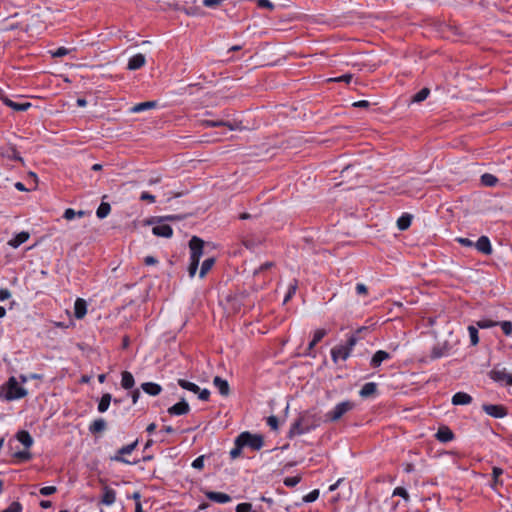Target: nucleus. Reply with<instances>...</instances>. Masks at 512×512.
I'll return each mask as SVG.
<instances>
[{"instance_id": "17", "label": "nucleus", "mask_w": 512, "mask_h": 512, "mask_svg": "<svg viewBox=\"0 0 512 512\" xmlns=\"http://www.w3.org/2000/svg\"><path fill=\"white\" fill-rule=\"evenodd\" d=\"M205 495L209 500L216 503L224 504L231 501V497L228 494L222 492L208 491L205 493Z\"/></svg>"}, {"instance_id": "22", "label": "nucleus", "mask_w": 512, "mask_h": 512, "mask_svg": "<svg viewBox=\"0 0 512 512\" xmlns=\"http://www.w3.org/2000/svg\"><path fill=\"white\" fill-rule=\"evenodd\" d=\"M472 397L465 392H457L452 397L453 405H468L472 402Z\"/></svg>"}, {"instance_id": "29", "label": "nucleus", "mask_w": 512, "mask_h": 512, "mask_svg": "<svg viewBox=\"0 0 512 512\" xmlns=\"http://www.w3.org/2000/svg\"><path fill=\"white\" fill-rule=\"evenodd\" d=\"M112 401V396L110 393H105L102 395V397L99 400L97 410L100 413H104L108 410L110 403Z\"/></svg>"}, {"instance_id": "56", "label": "nucleus", "mask_w": 512, "mask_h": 512, "mask_svg": "<svg viewBox=\"0 0 512 512\" xmlns=\"http://www.w3.org/2000/svg\"><path fill=\"white\" fill-rule=\"evenodd\" d=\"M140 200L142 201H148L149 203H154L155 202V196L144 191L141 193L140 195Z\"/></svg>"}, {"instance_id": "18", "label": "nucleus", "mask_w": 512, "mask_h": 512, "mask_svg": "<svg viewBox=\"0 0 512 512\" xmlns=\"http://www.w3.org/2000/svg\"><path fill=\"white\" fill-rule=\"evenodd\" d=\"M435 437L438 441L446 443L453 440L454 434L450 428L443 426L438 429Z\"/></svg>"}, {"instance_id": "39", "label": "nucleus", "mask_w": 512, "mask_h": 512, "mask_svg": "<svg viewBox=\"0 0 512 512\" xmlns=\"http://www.w3.org/2000/svg\"><path fill=\"white\" fill-rule=\"evenodd\" d=\"M430 94V90L428 88H422L419 92H417L413 98H412V102L414 103H420L422 101H424L425 99H427V97L429 96Z\"/></svg>"}, {"instance_id": "41", "label": "nucleus", "mask_w": 512, "mask_h": 512, "mask_svg": "<svg viewBox=\"0 0 512 512\" xmlns=\"http://www.w3.org/2000/svg\"><path fill=\"white\" fill-rule=\"evenodd\" d=\"M503 472V469L500 467H494L492 469L493 487L501 483L499 477L503 474Z\"/></svg>"}, {"instance_id": "9", "label": "nucleus", "mask_w": 512, "mask_h": 512, "mask_svg": "<svg viewBox=\"0 0 512 512\" xmlns=\"http://www.w3.org/2000/svg\"><path fill=\"white\" fill-rule=\"evenodd\" d=\"M152 233L158 237L170 238L173 235V229L170 225L163 222V218H158L156 225L152 228Z\"/></svg>"}, {"instance_id": "19", "label": "nucleus", "mask_w": 512, "mask_h": 512, "mask_svg": "<svg viewBox=\"0 0 512 512\" xmlns=\"http://www.w3.org/2000/svg\"><path fill=\"white\" fill-rule=\"evenodd\" d=\"M87 313L86 301L82 298H77L74 303V315L77 319H82Z\"/></svg>"}, {"instance_id": "27", "label": "nucleus", "mask_w": 512, "mask_h": 512, "mask_svg": "<svg viewBox=\"0 0 512 512\" xmlns=\"http://www.w3.org/2000/svg\"><path fill=\"white\" fill-rule=\"evenodd\" d=\"M157 107V102L156 101H146V102H141V103H138L136 105H134L130 111L132 113H140V112H143V111H146V110H149V109H153V108H156Z\"/></svg>"}, {"instance_id": "2", "label": "nucleus", "mask_w": 512, "mask_h": 512, "mask_svg": "<svg viewBox=\"0 0 512 512\" xmlns=\"http://www.w3.org/2000/svg\"><path fill=\"white\" fill-rule=\"evenodd\" d=\"M319 424L317 423L315 416L305 413L299 416V418L291 425L289 435L290 437L295 435L306 434L315 429Z\"/></svg>"}, {"instance_id": "5", "label": "nucleus", "mask_w": 512, "mask_h": 512, "mask_svg": "<svg viewBox=\"0 0 512 512\" xmlns=\"http://www.w3.org/2000/svg\"><path fill=\"white\" fill-rule=\"evenodd\" d=\"M488 375L491 380L500 385L512 386V374L500 365H495Z\"/></svg>"}, {"instance_id": "23", "label": "nucleus", "mask_w": 512, "mask_h": 512, "mask_svg": "<svg viewBox=\"0 0 512 512\" xmlns=\"http://www.w3.org/2000/svg\"><path fill=\"white\" fill-rule=\"evenodd\" d=\"M107 427V423L105 421V419L103 418H98V419H95L90 425H89V432L91 434H97V433H102Z\"/></svg>"}, {"instance_id": "38", "label": "nucleus", "mask_w": 512, "mask_h": 512, "mask_svg": "<svg viewBox=\"0 0 512 512\" xmlns=\"http://www.w3.org/2000/svg\"><path fill=\"white\" fill-rule=\"evenodd\" d=\"M243 448H244V445H241L239 443V438L236 437V439L234 441V448H232L230 450V457H231V459L234 460V459L238 458L241 455Z\"/></svg>"}, {"instance_id": "45", "label": "nucleus", "mask_w": 512, "mask_h": 512, "mask_svg": "<svg viewBox=\"0 0 512 512\" xmlns=\"http://www.w3.org/2000/svg\"><path fill=\"white\" fill-rule=\"evenodd\" d=\"M300 481V476L286 477L284 479V485L287 487H295Z\"/></svg>"}, {"instance_id": "63", "label": "nucleus", "mask_w": 512, "mask_h": 512, "mask_svg": "<svg viewBox=\"0 0 512 512\" xmlns=\"http://www.w3.org/2000/svg\"><path fill=\"white\" fill-rule=\"evenodd\" d=\"M11 293L8 289H0V301H5L10 298Z\"/></svg>"}, {"instance_id": "47", "label": "nucleus", "mask_w": 512, "mask_h": 512, "mask_svg": "<svg viewBox=\"0 0 512 512\" xmlns=\"http://www.w3.org/2000/svg\"><path fill=\"white\" fill-rule=\"evenodd\" d=\"M22 505L19 502H12L6 509L1 512H21Z\"/></svg>"}, {"instance_id": "16", "label": "nucleus", "mask_w": 512, "mask_h": 512, "mask_svg": "<svg viewBox=\"0 0 512 512\" xmlns=\"http://www.w3.org/2000/svg\"><path fill=\"white\" fill-rule=\"evenodd\" d=\"M146 63V58L144 54L138 53L130 57L127 69L129 70H138L142 68Z\"/></svg>"}, {"instance_id": "25", "label": "nucleus", "mask_w": 512, "mask_h": 512, "mask_svg": "<svg viewBox=\"0 0 512 512\" xmlns=\"http://www.w3.org/2000/svg\"><path fill=\"white\" fill-rule=\"evenodd\" d=\"M116 500V492L112 488L105 487L101 498V503L110 506L114 504Z\"/></svg>"}, {"instance_id": "31", "label": "nucleus", "mask_w": 512, "mask_h": 512, "mask_svg": "<svg viewBox=\"0 0 512 512\" xmlns=\"http://www.w3.org/2000/svg\"><path fill=\"white\" fill-rule=\"evenodd\" d=\"M121 376V386L126 390L133 388L135 384L133 375L128 371H124Z\"/></svg>"}, {"instance_id": "51", "label": "nucleus", "mask_w": 512, "mask_h": 512, "mask_svg": "<svg viewBox=\"0 0 512 512\" xmlns=\"http://www.w3.org/2000/svg\"><path fill=\"white\" fill-rule=\"evenodd\" d=\"M353 78V75L350 74V73H347V74H343L339 77H336V78H332L330 79L331 81H335V82H345V83H350L351 80Z\"/></svg>"}, {"instance_id": "21", "label": "nucleus", "mask_w": 512, "mask_h": 512, "mask_svg": "<svg viewBox=\"0 0 512 512\" xmlns=\"http://www.w3.org/2000/svg\"><path fill=\"white\" fill-rule=\"evenodd\" d=\"M30 237V234L26 231H22L16 234L12 239L9 240V246L13 248H18L20 245L25 243Z\"/></svg>"}, {"instance_id": "7", "label": "nucleus", "mask_w": 512, "mask_h": 512, "mask_svg": "<svg viewBox=\"0 0 512 512\" xmlns=\"http://www.w3.org/2000/svg\"><path fill=\"white\" fill-rule=\"evenodd\" d=\"M178 385L194 394L198 395V398L202 401H208L210 397V391L206 388L201 389L197 384L190 382L186 379H178Z\"/></svg>"}, {"instance_id": "37", "label": "nucleus", "mask_w": 512, "mask_h": 512, "mask_svg": "<svg viewBox=\"0 0 512 512\" xmlns=\"http://www.w3.org/2000/svg\"><path fill=\"white\" fill-rule=\"evenodd\" d=\"M85 214L84 211L82 210H79V211H75L74 209L72 208H67L65 211H64V214H63V218L70 221V220H73L76 216L77 217H83Z\"/></svg>"}, {"instance_id": "1", "label": "nucleus", "mask_w": 512, "mask_h": 512, "mask_svg": "<svg viewBox=\"0 0 512 512\" xmlns=\"http://www.w3.org/2000/svg\"><path fill=\"white\" fill-rule=\"evenodd\" d=\"M27 394L28 391L18 383L14 376L0 386V398L6 401L22 399Z\"/></svg>"}, {"instance_id": "8", "label": "nucleus", "mask_w": 512, "mask_h": 512, "mask_svg": "<svg viewBox=\"0 0 512 512\" xmlns=\"http://www.w3.org/2000/svg\"><path fill=\"white\" fill-rule=\"evenodd\" d=\"M189 248L190 261L199 263L203 255L204 241L197 236H193L189 241Z\"/></svg>"}, {"instance_id": "3", "label": "nucleus", "mask_w": 512, "mask_h": 512, "mask_svg": "<svg viewBox=\"0 0 512 512\" xmlns=\"http://www.w3.org/2000/svg\"><path fill=\"white\" fill-rule=\"evenodd\" d=\"M358 342V338L356 335L352 334L348 337L345 344H339L331 349V358L334 363H337L339 360L345 361L347 360L351 352L353 351L355 345Z\"/></svg>"}, {"instance_id": "55", "label": "nucleus", "mask_w": 512, "mask_h": 512, "mask_svg": "<svg viewBox=\"0 0 512 512\" xmlns=\"http://www.w3.org/2000/svg\"><path fill=\"white\" fill-rule=\"evenodd\" d=\"M203 5L208 8H217L222 3V0H203Z\"/></svg>"}, {"instance_id": "60", "label": "nucleus", "mask_w": 512, "mask_h": 512, "mask_svg": "<svg viewBox=\"0 0 512 512\" xmlns=\"http://www.w3.org/2000/svg\"><path fill=\"white\" fill-rule=\"evenodd\" d=\"M446 353L440 348H434L432 350V358L437 359L445 356Z\"/></svg>"}, {"instance_id": "42", "label": "nucleus", "mask_w": 512, "mask_h": 512, "mask_svg": "<svg viewBox=\"0 0 512 512\" xmlns=\"http://www.w3.org/2000/svg\"><path fill=\"white\" fill-rule=\"evenodd\" d=\"M476 324H477L478 328L487 329V328H491V327L498 325V322H495V321H492L489 319H482V320L477 321Z\"/></svg>"}, {"instance_id": "57", "label": "nucleus", "mask_w": 512, "mask_h": 512, "mask_svg": "<svg viewBox=\"0 0 512 512\" xmlns=\"http://www.w3.org/2000/svg\"><path fill=\"white\" fill-rule=\"evenodd\" d=\"M199 263L190 261L189 267H188V273L191 278H193L197 272Z\"/></svg>"}, {"instance_id": "13", "label": "nucleus", "mask_w": 512, "mask_h": 512, "mask_svg": "<svg viewBox=\"0 0 512 512\" xmlns=\"http://www.w3.org/2000/svg\"><path fill=\"white\" fill-rule=\"evenodd\" d=\"M1 100L6 106L15 111H26L32 106L30 102H16L7 96H1Z\"/></svg>"}, {"instance_id": "20", "label": "nucleus", "mask_w": 512, "mask_h": 512, "mask_svg": "<svg viewBox=\"0 0 512 512\" xmlns=\"http://www.w3.org/2000/svg\"><path fill=\"white\" fill-rule=\"evenodd\" d=\"M213 384L218 389L219 393L222 396H228L229 395L230 388H229L228 382L225 379H223V378H221L219 376H216L213 379Z\"/></svg>"}, {"instance_id": "62", "label": "nucleus", "mask_w": 512, "mask_h": 512, "mask_svg": "<svg viewBox=\"0 0 512 512\" xmlns=\"http://www.w3.org/2000/svg\"><path fill=\"white\" fill-rule=\"evenodd\" d=\"M37 378H39V375H37V374H31L30 376L22 374V375L19 376V379H20L22 384H25L30 379H37Z\"/></svg>"}, {"instance_id": "33", "label": "nucleus", "mask_w": 512, "mask_h": 512, "mask_svg": "<svg viewBox=\"0 0 512 512\" xmlns=\"http://www.w3.org/2000/svg\"><path fill=\"white\" fill-rule=\"evenodd\" d=\"M214 263H215V259L213 257L205 259L201 265L199 277L204 278L205 275L211 270Z\"/></svg>"}, {"instance_id": "15", "label": "nucleus", "mask_w": 512, "mask_h": 512, "mask_svg": "<svg viewBox=\"0 0 512 512\" xmlns=\"http://www.w3.org/2000/svg\"><path fill=\"white\" fill-rule=\"evenodd\" d=\"M474 246L479 252L485 255H490L493 251L490 240L487 236L479 237Z\"/></svg>"}, {"instance_id": "28", "label": "nucleus", "mask_w": 512, "mask_h": 512, "mask_svg": "<svg viewBox=\"0 0 512 512\" xmlns=\"http://www.w3.org/2000/svg\"><path fill=\"white\" fill-rule=\"evenodd\" d=\"M17 440L23 444L26 448H30L33 445V438L30 433L25 430H21L16 434Z\"/></svg>"}, {"instance_id": "4", "label": "nucleus", "mask_w": 512, "mask_h": 512, "mask_svg": "<svg viewBox=\"0 0 512 512\" xmlns=\"http://www.w3.org/2000/svg\"><path fill=\"white\" fill-rule=\"evenodd\" d=\"M355 408V403L350 400H345L338 403L332 410L325 414L326 422H337L343 415L352 411Z\"/></svg>"}, {"instance_id": "14", "label": "nucleus", "mask_w": 512, "mask_h": 512, "mask_svg": "<svg viewBox=\"0 0 512 512\" xmlns=\"http://www.w3.org/2000/svg\"><path fill=\"white\" fill-rule=\"evenodd\" d=\"M391 354L384 351V350H378L374 353V355L372 356L371 360H370V366L372 368H378L381 366V364L386 361V360H389L391 359Z\"/></svg>"}, {"instance_id": "54", "label": "nucleus", "mask_w": 512, "mask_h": 512, "mask_svg": "<svg viewBox=\"0 0 512 512\" xmlns=\"http://www.w3.org/2000/svg\"><path fill=\"white\" fill-rule=\"evenodd\" d=\"M57 491L55 486H45L40 489V494L43 496H49Z\"/></svg>"}, {"instance_id": "11", "label": "nucleus", "mask_w": 512, "mask_h": 512, "mask_svg": "<svg viewBox=\"0 0 512 512\" xmlns=\"http://www.w3.org/2000/svg\"><path fill=\"white\" fill-rule=\"evenodd\" d=\"M137 444H138V442L135 441L131 444L123 446L122 448H120L118 450L117 454L114 457H112V460L121 462V463L131 464L130 461L123 458V455L131 454L135 450Z\"/></svg>"}, {"instance_id": "48", "label": "nucleus", "mask_w": 512, "mask_h": 512, "mask_svg": "<svg viewBox=\"0 0 512 512\" xmlns=\"http://www.w3.org/2000/svg\"><path fill=\"white\" fill-rule=\"evenodd\" d=\"M327 334V331L325 329H317L314 334L312 340L314 343L320 342Z\"/></svg>"}, {"instance_id": "61", "label": "nucleus", "mask_w": 512, "mask_h": 512, "mask_svg": "<svg viewBox=\"0 0 512 512\" xmlns=\"http://www.w3.org/2000/svg\"><path fill=\"white\" fill-rule=\"evenodd\" d=\"M457 242L460 243L462 246H465V247L474 246V243L470 239H468V238H457Z\"/></svg>"}, {"instance_id": "10", "label": "nucleus", "mask_w": 512, "mask_h": 512, "mask_svg": "<svg viewBox=\"0 0 512 512\" xmlns=\"http://www.w3.org/2000/svg\"><path fill=\"white\" fill-rule=\"evenodd\" d=\"M483 411L494 418H503L507 415V409L503 405L498 404H484Z\"/></svg>"}, {"instance_id": "34", "label": "nucleus", "mask_w": 512, "mask_h": 512, "mask_svg": "<svg viewBox=\"0 0 512 512\" xmlns=\"http://www.w3.org/2000/svg\"><path fill=\"white\" fill-rule=\"evenodd\" d=\"M202 125L204 127H220V126H226L228 127L230 130H234V126L229 123V122H225V121H217V120H203L202 121Z\"/></svg>"}, {"instance_id": "32", "label": "nucleus", "mask_w": 512, "mask_h": 512, "mask_svg": "<svg viewBox=\"0 0 512 512\" xmlns=\"http://www.w3.org/2000/svg\"><path fill=\"white\" fill-rule=\"evenodd\" d=\"M480 180L481 184L485 187H494L498 182V178L490 173H484Z\"/></svg>"}, {"instance_id": "52", "label": "nucleus", "mask_w": 512, "mask_h": 512, "mask_svg": "<svg viewBox=\"0 0 512 512\" xmlns=\"http://www.w3.org/2000/svg\"><path fill=\"white\" fill-rule=\"evenodd\" d=\"M69 52H70L69 49H67L65 47H59L55 51L52 52V56L55 58H60V57L67 55Z\"/></svg>"}, {"instance_id": "35", "label": "nucleus", "mask_w": 512, "mask_h": 512, "mask_svg": "<svg viewBox=\"0 0 512 512\" xmlns=\"http://www.w3.org/2000/svg\"><path fill=\"white\" fill-rule=\"evenodd\" d=\"M110 211H111L110 204L106 203V202H102L97 208L96 215L99 219H103L109 215Z\"/></svg>"}, {"instance_id": "30", "label": "nucleus", "mask_w": 512, "mask_h": 512, "mask_svg": "<svg viewBox=\"0 0 512 512\" xmlns=\"http://www.w3.org/2000/svg\"><path fill=\"white\" fill-rule=\"evenodd\" d=\"M412 222V215L408 213L402 214L397 220V227L399 230L404 231L408 229Z\"/></svg>"}, {"instance_id": "53", "label": "nucleus", "mask_w": 512, "mask_h": 512, "mask_svg": "<svg viewBox=\"0 0 512 512\" xmlns=\"http://www.w3.org/2000/svg\"><path fill=\"white\" fill-rule=\"evenodd\" d=\"M257 5L259 8H265L269 10H273L275 7L270 0H257Z\"/></svg>"}, {"instance_id": "46", "label": "nucleus", "mask_w": 512, "mask_h": 512, "mask_svg": "<svg viewBox=\"0 0 512 512\" xmlns=\"http://www.w3.org/2000/svg\"><path fill=\"white\" fill-rule=\"evenodd\" d=\"M296 290H297V281L294 280V282L289 285V289L284 298V302L289 301L292 298V296L295 294Z\"/></svg>"}, {"instance_id": "58", "label": "nucleus", "mask_w": 512, "mask_h": 512, "mask_svg": "<svg viewBox=\"0 0 512 512\" xmlns=\"http://www.w3.org/2000/svg\"><path fill=\"white\" fill-rule=\"evenodd\" d=\"M267 424L271 429L276 430L278 428V419L276 416H270L267 419Z\"/></svg>"}, {"instance_id": "49", "label": "nucleus", "mask_w": 512, "mask_h": 512, "mask_svg": "<svg viewBox=\"0 0 512 512\" xmlns=\"http://www.w3.org/2000/svg\"><path fill=\"white\" fill-rule=\"evenodd\" d=\"M236 512H252V504L243 502L236 506Z\"/></svg>"}, {"instance_id": "6", "label": "nucleus", "mask_w": 512, "mask_h": 512, "mask_svg": "<svg viewBox=\"0 0 512 512\" xmlns=\"http://www.w3.org/2000/svg\"><path fill=\"white\" fill-rule=\"evenodd\" d=\"M239 443L244 447H249L252 450H260L263 447V438L258 434H251L250 432H242L238 436Z\"/></svg>"}, {"instance_id": "43", "label": "nucleus", "mask_w": 512, "mask_h": 512, "mask_svg": "<svg viewBox=\"0 0 512 512\" xmlns=\"http://www.w3.org/2000/svg\"><path fill=\"white\" fill-rule=\"evenodd\" d=\"M393 496H400L402 497L406 502L409 501L410 497H409V494L407 492V490L403 487H396L394 490H393V493H392Z\"/></svg>"}, {"instance_id": "24", "label": "nucleus", "mask_w": 512, "mask_h": 512, "mask_svg": "<svg viewBox=\"0 0 512 512\" xmlns=\"http://www.w3.org/2000/svg\"><path fill=\"white\" fill-rule=\"evenodd\" d=\"M141 388L145 393L151 396H157L162 391V387L154 382H145L141 385Z\"/></svg>"}, {"instance_id": "50", "label": "nucleus", "mask_w": 512, "mask_h": 512, "mask_svg": "<svg viewBox=\"0 0 512 512\" xmlns=\"http://www.w3.org/2000/svg\"><path fill=\"white\" fill-rule=\"evenodd\" d=\"M204 455H201L193 460L192 467L198 470H201L204 467Z\"/></svg>"}, {"instance_id": "64", "label": "nucleus", "mask_w": 512, "mask_h": 512, "mask_svg": "<svg viewBox=\"0 0 512 512\" xmlns=\"http://www.w3.org/2000/svg\"><path fill=\"white\" fill-rule=\"evenodd\" d=\"M157 262H158V261H157V259H156L155 257H153V256H146V257L144 258V263H145L146 265H154V264H156Z\"/></svg>"}, {"instance_id": "40", "label": "nucleus", "mask_w": 512, "mask_h": 512, "mask_svg": "<svg viewBox=\"0 0 512 512\" xmlns=\"http://www.w3.org/2000/svg\"><path fill=\"white\" fill-rule=\"evenodd\" d=\"M319 497V490L318 489H314L312 490L311 492H309L308 494H306L305 496H303V502L305 503H312L314 501H316Z\"/></svg>"}, {"instance_id": "36", "label": "nucleus", "mask_w": 512, "mask_h": 512, "mask_svg": "<svg viewBox=\"0 0 512 512\" xmlns=\"http://www.w3.org/2000/svg\"><path fill=\"white\" fill-rule=\"evenodd\" d=\"M467 330L469 333L471 345L476 346L479 343L478 328L470 325L468 326Z\"/></svg>"}, {"instance_id": "44", "label": "nucleus", "mask_w": 512, "mask_h": 512, "mask_svg": "<svg viewBox=\"0 0 512 512\" xmlns=\"http://www.w3.org/2000/svg\"><path fill=\"white\" fill-rule=\"evenodd\" d=\"M498 325H500L503 333L506 336L512 335V322L511 321H502L498 322Z\"/></svg>"}, {"instance_id": "59", "label": "nucleus", "mask_w": 512, "mask_h": 512, "mask_svg": "<svg viewBox=\"0 0 512 512\" xmlns=\"http://www.w3.org/2000/svg\"><path fill=\"white\" fill-rule=\"evenodd\" d=\"M357 294L359 295H366L367 294V287L363 283H358L355 287Z\"/></svg>"}, {"instance_id": "12", "label": "nucleus", "mask_w": 512, "mask_h": 512, "mask_svg": "<svg viewBox=\"0 0 512 512\" xmlns=\"http://www.w3.org/2000/svg\"><path fill=\"white\" fill-rule=\"evenodd\" d=\"M189 411H190V406L185 401V399H182L178 403H176L173 406L168 408V413L172 416L186 415L189 413Z\"/></svg>"}, {"instance_id": "26", "label": "nucleus", "mask_w": 512, "mask_h": 512, "mask_svg": "<svg viewBox=\"0 0 512 512\" xmlns=\"http://www.w3.org/2000/svg\"><path fill=\"white\" fill-rule=\"evenodd\" d=\"M377 392V384L374 382L365 383L359 391L362 398H368Z\"/></svg>"}]
</instances>
